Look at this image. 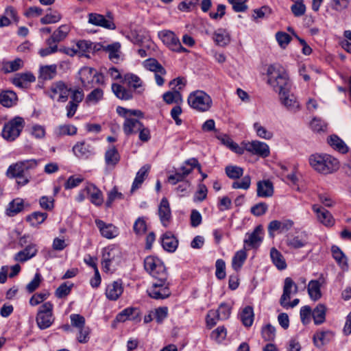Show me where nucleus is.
Wrapping results in <instances>:
<instances>
[{"instance_id": "obj_1", "label": "nucleus", "mask_w": 351, "mask_h": 351, "mask_svg": "<svg viewBox=\"0 0 351 351\" xmlns=\"http://www.w3.org/2000/svg\"><path fill=\"white\" fill-rule=\"evenodd\" d=\"M267 83L278 93L281 104L291 112L300 109L297 98L290 91L291 84L285 69L279 64H273L267 69Z\"/></svg>"}, {"instance_id": "obj_2", "label": "nucleus", "mask_w": 351, "mask_h": 351, "mask_svg": "<svg viewBox=\"0 0 351 351\" xmlns=\"http://www.w3.org/2000/svg\"><path fill=\"white\" fill-rule=\"evenodd\" d=\"M93 45H49L40 49L38 51L41 57H46L58 51L65 53L69 56H77L78 57L89 58V53L94 49Z\"/></svg>"}, {"instance_id": "obj_3", "label": "nucleus", "mask_w": 351, "mask_h": 351, "mask_svg": "<svg viewBox=\"0 0 351 351\" xmlns=\"http://www.w3.org/2000/svg\"><path fill=\"white\" fill-rule=\"evenodd\" d=\"M309 164L317 172L327 175L336 171L339 167L338 160L326 154H315L309 156Z\"/></svg>"}, {"instance_id": "obj_4", "label": "nucleus", "mask_w": 351, "mask_h": 351, "mask_svg": "<svg viewBox=\"0 0 351 351\" xmlns=\"http://www.w3.org/2000/svg\"><path fill=\"white\" fill-rule=\"evenodd\" d=\"M191 108L198 112H206L212 106V99L203 90H195L190 93L187 99Z\"/></svg>"}, {"instance_id": "obj_5", "label": "nucleus", "mask_w": 351, "mask_h": 351, "mask_svg": "<svg viewBox=\"0 0 351 351\" xmlns=\"http://www.w3.org/2000/svg\"><path fill=\"white\" fill-rule=\"evenodd\" d=\"M79 78L84 88H92L96 84H103L104 77L93 67L83 66L78 71Z\"/></svg>"}, {"instance_id": "obj_6", "label": "nucleus", "mask_w": 351, "mask_h": 351, "mask_svg": "<svg viewBox=\"0 0 351 351\" xmlns=\"http://www.w3.org/2000/svg\"><path fill=\"white\" fill-rule=\"evenodd\" d=\"M145 270L154 278L163 281L168 274L163 263L155 256H147L144 261Z\"/></svg>"}, {"instance_id": "obj_7", "label": "nucleus", "mask_w": 351, "mask_h": 351, "mask_svg": "<svg viewBox=\"0 0 351 351\" xmlns=\"http://www.w3.org/2000/svg\"><path fill=\"white\" fill-rule=\"evenodd\" d=\"M25 126V120L21 117L14 118L7 122L2 130V136L8 141H13L19 136Z\"/></svg>"}, {"instance_id": "obj_8", "label": "nucleus", "mask_w": 351, "mask_h": 351, "mask_svg": "<svg viewBox=\"0 0 351 351\" xmlns=\"http://www.w3.org/2000/svg\"><path fill=\"white\" fill-rule=\"evenodd\" d=\"M121 253L115 247L108 246L103 250L102 253V267L106 272L110 271L111 267H115L121 262Z\"/></svg>"}, {"instance_id": "obj_9", "label": "nucleus", "mask_w": 351, "mask_h": 351, "mask_svg": "<svg viewBox=\"0 0 351 351\" xmlns=\"http://www.w3.org/2000/svg\"><path fill=\"white\" fill-rule=\"evenodd\" d=\"M53 305L50 302H45L39 307L36 318L39 328L46 329L53 324Z\"/></svg>"}, {"instance_id": "obj_10", "label": "nucleus", "mask_w": 351, "mask_h": 351, "mask_svg": "<svg viewBox=\"0 0 351 351\" xmlns=\"http://www.w3.org/2000/svg\"><path fill=\"white\" fill-rule=\"evenodd\" d=\"M71 92V88L69 87L65 82L58 81L52 83L48 95L53 100L58 102H65L67 101Z\"/></svg>"}, {"instance_id": "obj_11", "label": "nucleus", "mask_w": 351, "mask_h": 351, "mask_svg": "<svg viewBox=\"0 0 351 351\" xmlns=\"http://www.w3.org/2000/svg\"><path fill=\"white\" fill-rule=\"evenodd\" d=\"M232 307L227 303H221L217 311L210 310L206 316V324L210 327H213L217 319H228L231 313Z\"/></svg>"}, {"instance_id": "obj_12", "label": "nucleus", "mask_w": 351, "mask_h": 351, "mask_svg": "<svg viewBox=\"0 0 351 351\" xmlns=\"http://www.w3.org/2000/svg\"><path fill=\"white\" fill-rule=\"evenodd\" d=\"M152 286L147 290L148 295L154 299H165L171 295V291L167 282V278L162 281L160 279H155Z\"/></svg>"}, {"instance_id": "obj_13", "label": "nucleus", "mask_w": 351, "mask_h": 351, "mask_svg": "<svg viewBox=\"0 0 351 351\" xmlns=\"http://www.w3.org/2000/svg\"><path fill=\"white\" fill-rule=\"evenodd\" d=\"M242 147L244 151H247L254 155H257L262 158L269 156L270 150L268 145L259 141H252L251 142H243Z\"/></svg>"}, {"instance_id": "obj_14", "label": "nucleus", "mask_w": 351, "mask_h": 351, "mask_svg": "<svg viewBox=\"0 0 351 351\" xmlns=\"http://www.w3.org/2000/svg\"><path fill=\"white\" fill-rule=\"evenodd\" d=\"M312 209L316 214L317 220L323 226L331 228L335 225V219L330 211L318 204H313Z\"/></svg>"}, {"instance_id": "obj_15", "label": "nucleus", "mask_w": 351, "mask_h": 351, "mask_svg": "<svg viewBox=\"0 0 351 351\" xmlns=\"http://www.w3.org/2000/svg\"><path fill=\"white\" fill-rule=\"evenodd\" d=\"M263 227L261 225L257 226L252 232L246 234L244 243L252 248H256L263 241Z\"/></svg>"}, {"instance_id": "obj_16", "label": "nucleus", "mask_w": 351, "mask_h": 351, "mask_svg": "<svg viewBox=\"0 0 351 351\" xmlns=\"http://www.w3.org/2000/svg\"><path fill=\"white\" fill-rule=\"evenodd\" d=\"M95 223L101 234L108 239L115 238L119 234L118 228L111 223H106L100 219H96Z\"/></svg>"}, {"instance_id": "obj_17", "label": "nucleus", "mask_w": 351, "mask_h": 351, "mask_svg": "<svg viewBox=\"0 0 351 351\" xmlns=\"http://www.w3.org/2000/svg\"><path fill=\"white\" fill-rule=\"evenodd\" d=\"M88 18V23L92 25L102 27L108 29H114L116 28V25L112 20L106 19L104 16L101 14L90 13Z\"/></svg>"}, {"instance_id": "obj_18", "label": "nucleus", "mask_w": 351, "mask_h": 351, "mask_svg": "<svg viewBox=\"0 0 351 351\" xmlns=\"http://www.w3.org/2000/svg\"><path fill=\"white\" fill-rule=\"evenodd\" d=\"M119 322H125L127 319L132 320L134 322H139L141 320V311L138 308L128 307L121 311L117 316Z\"/></svg>"}, {"instance_id": "obj_19", "label": "nucleus", "mask_w": 351, "mask_h": 351, "mask_svg": "<svg viewBox=\"0 0 351 351\" xmlns=\"http://www.w3.org/2000/svg\"><path fill=\"white\" fill-rule=\"evenodd\" d=\"M298 292V285L293 282V280L291 278H286L284 282L283 293L280 299V304H285V301H289V300L291 299V293L295 294Z\"/></svg>"}, {"instance_id": "obj_20", "label": "nucleus", "mask_w": 351, "mask_h": 351, "mask_svg": "<svg viewBox=\"0 0 351 351\" xmlns=\"http://www.w3.org/2000/svg\"><path fill=\"white\" fill-rule=\"evenodd\" d=\"M294 225L291 219H284L282 221H271L268 226V232L269 235L274 237L273 232L280 231V232L289 230Z\"/></svg>"}, {"instance_id": "obj_21", "label": "nucleus", "mask_w": 351, "mask_h": 351, "mask_svg": "<svg viewBox=\"0 0 351 351\" xmlns=\"http://www.w3.org/2000/svg\"><path fill=\"white\" fill-rule=\"evenodd\" d=\"M73 152L79 158H88L93 153V146L85 141L77 142L73 147Z\"/></svg>"}, {"instance_id": "obj_22", "label": "nucleus", "mask_w": 351, "mask_h": 351, "mask_svg": "<svg viewBox=\"0 0 351 351\" xmlns=\"http://www.w3.org/2000/svg\"><path fill=\"white\" fill-rule=\"evenodd\" d=\"M123 287L121 281H114L109 284L106 289V295L110 300H117L123 293Z\"/></svg>"}, {"instance_id": "obj_23", "label": "nucleus", "mask_w": 351, "mask_h": 351, "mask_svg": "<svg viewBox=\"0 0 351 351\" xmlns=\"http://www.w3.org/2000/svg\"><path fill=\"white\" fill-rule=\"evenodd\" d=\"M143 123L136 118L127 117L123 124V130L125 135L130 136L138 133Z\"/></svg>"}, {"instance_id": "obj_24", "label": "nucleus", "mask_w": 351, "mask_h": 351, "mask_svg": "<svg viewBox=\"0 0 351 351\" xmlns=\"http://www.w3.org/2000/svg\"><path fill=\"white\" fill-rule=\"evenodd\" d=\"M158 215L162 225L167 226L171 219V213L169 202L166 198H162L160 203Z\"/></svg>"}, {"instance_id": "obj_25", "label": "nucleus", "mask_w": 351, "mask_h": 351, "mask_svg": "<svg viewBox=\"0 0 351 351\" xmlns=\"http://www.w3.org/2000/svg\"><path fill=\"white\" fill-rule=\"evenodd\" d=\"M38 252V249L35 244H30L25 247V248L17 254L14 256V260L19 262H25L27 260L35 256Z\"/></svg>"}, {"instance_id": "obj_26", "label": "nucleus", "mask_w": 351, "mask_h": 351, "mask_svg": "<svg viewBox=\"0 0 351 351\" xmlns=\"http://www.w3.org/2000/svg\"><path fill=\"white\" fill-rule=\"evenodd\" d=\"M86 194L90 202L96 206L101 205L103 203V195L101 191L94 184H88L86 186Z\"/></svg>"}, {"instance_id": "obj_27", "label": "nucleus", "mask_w": 351, "mask_h": 351, "mask_svg": "<svg viewBox=\"0 0 351 351\" xmlns=\"http://www.w3.org/2000/svg\"><path fill=\"white\" fill-rule=\"evenodd\" d=\"M257 195L261 197H271L274 194V186L269 180H261L257 182Z\"/></svg>"}, {"instance_id": "obj_28", "label": "nucleus", "mask_w": 351, "mask_h": 351, "mask_svg": "<svg viewBox=\"0 0 351 351\" xmlns=\"http://www.w3.org/2000/svg\"><path fill=\"white\" fill-rule=\"evenodd\" d=\"M36 80L35 77L31 73H18L12 79V83L20 88H25L28 83Z\"/></svg>"}, {"instance_id": "obj_29", "label": "nucleus", "mask_w": 351, "mask_h": 351, "mask_svg": "<svg viewBox=\"0 0 351 351\" xmlns=\"http://www.w3.org/2000/svg\"><path fill=\"white\" fill-rule=\"evenodd\" d=\"M287 244L291 248H302L307 244V234L305 232H302L300 235L291 236L288 237Z\"/></svg>"}, {"instance_id": "obj_30", "label": "nucleus", "mask_w": 351, "mask_h": 351, "mask_svg": "<svg viewBox=\"0 0 351 351\" xmlns=\"http://www.w3.org/2000/svg\"><path fill=\"white\" fill-rule=\"evenodd\" d=\"M103 50L108 53L109 59L117 64L122 60V53L120 50L121 45H101Z\"/></svg>"}, {"instance_id": "obj_31", "label": "nucleus", "mask_w": 351, "mask_h": 351, "mask_svg": "<svg viewBox=\"0 0 351 351\" xmlns=\"http://www.w3.org/2000/svg\"><path fill=\"white\" fill-rule=\"evenodd\" d=\"M17 96L12 90H3L0 93V104L4 107L10 108L16 104Z\"/></svg>"}, {"instance_id": "obj_32", "label": "nucleus", "mask_w": 351, "mask_h": 351, "mask_svg": "<svg viewBox=\"0 0 351 351\" xmlns=\"http://www.w3.org/2000/svg\"><path fill=\"white\" fill-rule=\"evenodd\" d=\"M120 160L119 154L114 146L110 147L105 153V162L107 166L114 167Z\"/></svg>"}, {"instance_id": "obj_33", "label": "nucleus", "mask_w": 351, "mask_h": 351, "mask_svg": "<svg viewBox=\"0 0 351 351\" xmlns=\"http://www.w3.org/2000/svg\"><path fill=\"white\" fill-rule=\"evenodd\" d=\"M217 138L223 145L226 146L234 152L238 154H243L244 153V149L234 143L229 136L223 134L218 136Z\"/></svg>"}, {"instance_id": "obj_34", "label": "nucleus", "mask_w": 351, "mask_h": 351, "mask_svg": "<svg viewBox=\"0 0 351 351\" xmlns=\"http://www.w3.org/2000/svg\"><path fill=\"white\" fill-rule=\"evenodd\" d=\"M178 240L171 233H165L162 238L163 248L168 252H174L178 247Z\"/></svg>"}, {"instance_id": "obj_35", "label": "nucleus", "mask_w": 351, "mask_h": 351, "mask_svg": "<svg viewBox=\"0 0 351 351\" xmlns=\"http://www.w3.org/2000/svg\"><path fill=\"white\" fill-rule=\"evenodd\" d=\"M149 167L146 166L142 167L137 172L131 188V193H134L136 189H139L148 175Z\"/></svg>"}, {"instance_id": "obj_36", "label": "nucleus", "mask_w": 351, "mask_h": 351, "mask_svg": "<svg viewBox=\"0 0 351 351\" xmlns=\"http://www.w3.org/2000/svg\"><path fill=\"white\" fill-rule=\"evenodd\" d=\"M270 257L274 265L280 270L287 267V263L282 254L276 248L272 247L270 250Z\"/></svg>"}, {"instance_id": "obj_37", "label": "nucleus", "mask_w": 351, "mask_h": 351, "mask_svg": "<svg viewBox=\"0 0 351 351\" xmlns=\"http://www.w3.org/2000/svg\"><path fill=\"white\" fill-rule=\"evenodd\" d=\"M143 66L152 72L159 73L161 75L166 74L165 68L154 58H148L143 62Z\"/></svg>"}, {"instance_id": "obj_38", "label": "nucleus", "mask_w": 351, "mask_h": 351, "mask_svg": "<svg viewBox=\"0 0 351 351\" xmlns=\"http://www.w3.org/2000/svg\"><path fill=\"white\" fill-rule=\"evenodd\" d=\"M326 307L324 304H319L312 311V316L315 324L319 325L324 323L326 320Z\"/></svg>"}, {"instance_id": "obj_39", "label": "nucleus", "mask_w": 351, "mask_h": 351, "mask_svg": "<svg viewBox=\"0 0 351 351\" xmlns=\"http://www.w3.org/2000/svg\"><path fill=\"white\" fill-rule=\"evenodd\" d=\"M328 144L335 150L345 154L348 152V147L346 143L337 135H331L328 138Z\"/></svg>"}, {"instance_id": "obj_40", "label": "nucleus", "mask_w": 351, "mask_h": 351, "mask_svg": "<svg viewBox=\"0 0 351 351\" xmlns=\"http://www.w3.org/2000/svg\"><path fill=\"white\" fill-rule=\"evenodd\" d=\"M158 36L163 44H180L179 38L170 30H162L158 32Z\"/></svg>"}, {"instance_id": "obj_41", "label": "nucleus", "mask_w": 351, "mask_h": 351, "mask_svg": "<svg viewBox=\"0 0 351 351\" xmlns=\"http://www.w3.org/2000/svg\"><path fill=\"white\" fill-rule=\"evenodd\" d=\"M331 252L332 254V257L337 261L338 265L343 269H346L348 268L347 259L343 254V252L341 250V249L336 245H333L331 247Z\"/></svg>"}, {"instance_id": "obj_42", "label": "nucleus", "mask_w": 351, "mask_h": 351, "mask_svg": "<svg viewBox=\"0 0 351 351\" xmlns=\"http://www.w3.org/2000/svg\"><path fill=\"white\" fill-rule=\"evenodd\" d=\"M23 65L21 58H16L12 61L3 62L1 70L5 73H11L20 69Z\"/></svg>"}, {"instance_id": "obj_43", "label": "nucleus", "mask_w": 351, "mask_h": 351, "mask_svg": "<svg viewBox=\"0 0 351 351\" xmlns=\"http://www.w3.org/2000/svg\"><path fill=\"white\" fill-rule=\"evenodd\" d=\"M56 65L42 66L39 70V78L44 80H49L53 78L56 74Z\"/></svg>"}, {"instance_id": "obj_44", "label": "nucleus", "mask_w": 351, "mask_h": 351, "mask_svg": "<svg viewBox=\"0 0 351 351\" xmlns=\"http://www.w3.org/2000/svg\"><path fill=\"white\" fill-rule=\"evenodd\" d=\"M332 337V333L329 330L318 332L313 337L315 345L321 347L328 343Z\"/></svg>"}, {"instance_id": "obj_45", "label": "nucleus", "mask_w": 351, "mask_h": 351, "mask_svg": "<svg viewBox=\"0 0 351 351\" xmlns=\"http://www.w3.org/2000/svg\"><path fill=\"white\" fill-rule=\"evenodd\" d=\"M77 128L73 125H60L55 129L54 134L58 137L73 136L77 133Z\"/></svg>"}, {"instance_id": "obj_46", "label": "nucleus", "mask_w": 351, "mask_h": 351, "mask_svg": "<svg viewBox=\"0 0 351 351\" xmlns=\"http://www.w3.org/2000/svg\"><path fill=\"white\" fill-rule=\"evenodd\" d=\"M112 90L119 99L128 100L132 97V92L120 84H112Z\"/></svg>"}, {"instance_id": "obj_47", "label": "nucleus", "mask_w": 351, "mask_h": 351, "mask_svg": "<svg viewBox=\"0 0 351 351\" xmlns=\"http://www.w3.org/2000/svg\"><path fill=\"white\" fill-rule=\"evenodd\" d=\"M320 287V283L317 280H311L308 283V293L314 301L319 300L322 296Z\"/></svg>"}, {"instance_id": "obj_48", "label": "nucleus", "mask_w": 351, "mask_h": 351, "mask_svg": "<svg viewBox=\"0 0 351 351\" xmlns=\"http://www.w3.org/2000/svg\"><path fill=\"white\" fill-rule=\"evenodd\" d=\"M70 28L66 25H62L56 29L51 36L53 43H60L64 40L69 32Z\"/></svg>"}, {"instance_id": "obj_49", "label": "nucleus", "mask_w": 351, "mask_h": 351, "mask_svg": "<svg viewBox=\"0 0 351 351\" xmlns=\"http://www.w3.org/2000/svg\"><path fill=\"white\" fill-rule=\"evenodd\" d=\"M25 170L21 162H18L15 164L10 165L6 172L8 177L11 178H21V176L24 174Z\"/></svg>"}, {"instance_id": "obj_50", "label": "nucleus", "mask_w": 351, "mask_h": 351, "mask_svg": "<svg viewBox=\"0 0 351 351\" xmlns=\"http://www.w3.org/2000/svg\"><path fill=\"white\" fill-rule=\"evenodd\" d=\"M254 311L252 307L247 306L245 307L241 313V320L245 326L250 327L254 322Z\"/></svg>"}, {"instance_id": "obj_51", "label": "nucleus", "mask_w": 351, "mask_h": 351, "mask_svg": "<svg viewBox=\"0 0 351 351\" xmlns=\"http://www.w3.org/2000/svg\"><path fill=\"white\" fill-rule=\"evenodd\" d=\"M23 209V201L17 198L12 200L6 209V213L8 216H14Z\"/></svg>"}, {"instance_id": "obj_52", "label": "nucleus", "mask_w": 351, "mask_h": 351, "mask_svg": "<svg viewBox=\"0 0 351 351\" xmlns=\"http://www.w3.org/2000/svg\"><path fill=\"white\" fill-rule=\"evenodd\" d=\"M47 217V214L43 212H34L27 217V221L29 222L32 226H37L45 221Z\"/></svg>"}, {"instance_id": "obj_53", "label": "nucleus", "mask_w": 351, "mask_h": 351, "mask_svg": "<svg viewBox=\"0 0 351 351\" xmlns=\"http://www.w3.org/2000/svg\"><path fill=\"white\" fill-rule=\"evenodd\" d=\"M247 258V254L244 250H239L234 254L232 265L235 271H239Z\"/></svg>"}, {"instance_id": "obj_54", "label": "nucleus", "mask_w": 351, "mask_h": 351, "mask_svg": "<svg viewBox=\"0 0 351 351\" xmlns=\"http://www.w3.org/2000/svg\"><path fill=\"white\" fill-rule=\"evenodd\" d=\"M61 19L62 15L59 12L50 9V12L40 19V23L42 24L56 23L60 21Z\"/></svg>"}, {"instance_id": "obj_55", "label": "nucleus", "mask_w": 351, "mask_h": 351, "mask_svg": "<svg viewBox=\"0 0 351 351\" xmlns=\"http://www.w3.org/2000/svg\"><path fill=\"white\" fill-rule=\"evenodd\" d=\"M213 40L217 43H222L223 44H228L231 42L230 34L223 29H219L215 32Z\"/></svg>"}, {"instance_id": "obj_56", "label": "nucleus", "mask_w": 351, "mask_h": 351, "mask_svg": "<svg viewBox=\"0 0 351 351\" xmlns=\"http://www.w3.org/2000/svg\"><path fill=\"white\" fill-rule=\"evenodd\" d=\"M225 171L227 176L233 180L239 179L243 174V169L235 165L227 166Z\"/></svg>"}, {"instance_id": "obj_57", "label": "nucleus", "mask_w": 351, "mask_h": 351, "mask_svg": "<svg viewBox=\"0 0 351 351\" xmlns=\"http://www.w3.org/2000/svg\"><path fill=\"white\" fill-rule=\"evenodd\" d=\"M123 81L130 86L136 89L141 86L142 81L139 77L133 73H127L123 76Z\"/></svg>"}, {"instance_id": "obj_58", "label": "nucleus", "mask_w": 351, "mask_h": 351, "mask_svg": "<svg viewBox=\"0 0 351 351\" xmlns=\"http://www.w3.org/2000/svg\"><path fill=\"white\" fill-rule=\"evenodd\" d=\"M162 97L164 101L169 104L173 103L180 104L182 101V95L179 91L166 92L163 94Z\"/></svg>"}, {"instance_id": "obj_59", "label": "nucleus", "mask_w": 351, "mask_h": 351, "mask_svg": "<svg viewBox=\"0 0 351 351\" xmlns=\"http://www.w3.org/2000/svg\"><path fill=\"white\" fill-rule=\"evenodd\" d=\"M104 96V92L101 88H95L92 90L86 98V102L88 104H97Z\"/></svg>"}, {"instance_id": "obj_60", "label": "nucleus", "mask_w": 351, "mask_h": 351, "mask_svg": "<svg viewBox=\"0 0 351 351\" xmlns=\"http://www.w3.org/2000/svg\"><path fill=\"white\" fill-rule=\"evenodd\" d=\"M254 128L258 136L267 140L271 139L273 136L271 132L267 130L265 127L262 126L259 123L254 124Z\"/></svg>"}, {"instance_id": "obj_61", "label": "nucleus", "mask_w": 351, "mask_h": 351, "mask_svg": "<svg viewBox=\"0 0 351 351\" xmlns=\"http://www.w3.org/2000/svg\"><path fill=\"white\" fill-rule=\"evenodd\" d=\"M262 337L265 341H273L276 337L275 328L271 324H267L262 329Z\"/></svg>"}, {"instance_id": "obj_62", "label": "nucleus", "mask_w": 351, "mask_h": 351, "mask_svg": "<svg viewBox=\"0 0 351 351\" xmlns=\"http://www.w3.org/2000/svg\"><path fill=\"white\" fill-rule=\"evenodd\" d=\"M295 3L291 7L292 13L295 16L299 17L304 14L306 6L303 3V0L295 1Z\"/></svg>"}, {"instance_id": "obj_63", "label": "nucleus", "mask_w": 351, "mask_h": 351, "mask_svg": "<svg viewBox=\"0 0 351 351\" xmlns=\"http://www.w3.org/2000/svg\"><path fill=\"white\" fill-rule=\"evenodd\" d=\"M49 296L48 292L36 293L29 299V304L32 306H37L44 302Z\"/></svg>"}, {"instance_id": "obj_64", "label": "nucleus", "mask_w": 351, "mask_h": 351, "mask_svg": "<svg viewBox=\"0 0 351 351\" xmlns=\"http://www.w3.org/2000/svg\"><path fill=\"white\" fill-rule=\"evenodd\" d=\"M133 229L138 235L145 234L147 230V224L145 219L143 217H138L134 223Z\"/></svg>"}]
</instances>
